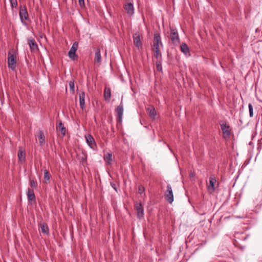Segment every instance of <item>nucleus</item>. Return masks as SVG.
Returning <instances> with one entry per match:
<instances>
[{
	"mask_svg": "<svg viewBox=\"0 0 262 262\" xmlns=\"http://www.w3.org/2000/svg\"><path fill=\"white\" fill-rule=\"evenodd\" d=\"M160 47H157V46L154 47V46H152V50L153 52L159 51H160Z\"/></svg>",
	"mask_w": 262,
	"mask_h": 262,
	"instance_id": "f704fd0d",
	"label": "nucleus"
},
{
	"mask_svg": "<svg viewBox=\"0 0 262 262\" xmlns=\"http://www.w3.org/2000/svg\"><path fill=\"white\" fill-rule=\"evenodd\" d=\"M216 182V180L213 176H211L209 178V186H208V190L210 193L214 192L215 190V184Z\"/></svg>",
	"mask_w": 262,
	"mask_h": 262,
	"instance_id": "ddd939ff",
	"label": "nucleus"
},
{
	"mask_svg": "<svg viewBox=\"0 0 262 262\" xmlns=\"http://www.w3.org/2000/svg\"><path fill=\"white\" fill-rule=\"evenodd\" d=\"M18 158L19 161L21 163H23L25 162L26 159V155H25V150L19 147V150L18 151Z\"/></svg>",
	"mask_w": 262,
	"mask_h": 262,
	"instance_id": "f3484780",
	"label": "nucleus"
},
{
	"mask_svg": "<svg viewBox=\"0 0 262 262\" xmlns=\"http://www.w3.org/2000/svg\"><path fill=\"white\" fill-rule=\"evenodd\" d=\"M78 47V43L75 41L73 43L70 50L68 52L69 57L73 60H77L78 57L76 54V52Z\"/></svg>",
	"mask_w": 262,
	"mask_h": 262,
	"instance_id": "20e7f679",
	"label": "nucleus"
},
{
	"mask_svg": "<svg viewBox=\"0 0 262 262\" xmlns=\"http://www.w3.org/2000/svg\"><path fill=\"white\" fill-rule=\"evenodd\" d=\"M180 49L182 52L185 55L189 54V49L186 43H182L180 46Z\"/></svg>",
	"mask_w": 262,
	"mask_h": 262,
	"instance_id": "b1692460",
	"label": "nucleus"
},
{
	"mask_svg": "<svg viewBox=\"0 0 262 262\" xmlns=\"http://www.w3.org/2000/svg\"><path fill=\"white\" fill-rule=\"evenodd\" d=\"M27 195L29 202L35 200V195L34 192L33 190L30 188L28 189Z\"/></svg>",
	"mask_w": 262,
	"mask_h": 262,
	"instance_id": "412c9836",
	"label": "nucleus"
},
{
	"mask_svg": "<svg viewBox=\"0 0 262 262\" xmlns=\"http://www.w3.org/2000/svg\"><path fill=\"white\" fill-rule=\"evenodd\" d=\"M39 226L41 229V231L42 233L48 234L49 233V228L46 224L40 223L39 224Z\"/></svg>",
	"mask_w": 262,
	"mask_h": 262,
	"instance_id": "5701e85b",
	"label": "nucleus"
},
{
	"mask_svg": "<svg viewBox=\"0 0 262 262\" xmlns=\"http://www.w3.org/2000/svg\"><path fill=\"white\" fill-rule=\"evenodd\" d=\"M144 188L142 186H140L138 187V192L139 193L142 194L144 192Z\"/></svg>",
	"mask_w": 262,
	"mask_h": 262,
	"instance_id": "473e14b6",
	"label": "nucleus"
},
{
	"mask_svg": "<svg viewBox=\"0 0 262 262\" xmlns=\"http://www.w3.org/2000/svg\"><path fill=\"white\" fill-rule=\"evenodd\" d=\"M156 68L157 71H161L162 70L161 64L160 63H159L158 62H156Z\"/></svg>",
	"mask_w": 262,
	"mask_h": 262,
	"instance_id": "2f4dec72",
	"label": "nucleus"
},
{
	"mask_svg": "<svg viewBox=\"0 0 262 262\" xmlns=\"http://www.w3.org/2000/svg\"><path fill=\"white\" fill-rule=\"evenodd\" d=\"M134 43L135 46L140 49L142 48V43L140 39V36L139 32H136L133 35Z\"/></svg>",
	"mask_w": 262,
	"mask_h": 262,
	"instance_id": "6e6552de",
	"label": "nucleus"
},
{
	"mask_svg": "<svg viewBox=\"0 0 262 262\" xmlns=\"http://www.w3.org/2000/svg\"><path fill=\"white\" fill-rule=\"evenodd\" d=\"M112 154L111 152L104 154L103 158L105 162L107 163V165H111L112 163Z\"/></svg>",
	"mask_w": 262,
	"mask_h": 262,
	"instance_id": "4be33fe9",
	"label": "nucleus"
},
{
	"mask_svg": "<svg viewBox=\"0 0 262 262\" xmlns=\"http://www.w3.org/2000/svg\"><path fill=\"white\" fill-rule=\"evenodd\" d=\"M38 141L40 145L45 143V142L44 133L41 130H40L38 133Z\"/></svg>",
	"mask_w": 262,
	"mask_h": 262,
	"instance_id": "393cba45",
	"label": "nucleus"
},
{
	"mask_svg": "<svg viewBox=\"0 0 262 262\" xmlns=\"http://www.w3.org/2000/svg\"><path fill=\"white\" fill-rule=\"evenodd\" d=\"M154 52V57L156 59H158L160 57H161V53L160 51H157V52L155 51Z\"/></svg>",
	"mask_w": 262,
	"mask_h": 262,
	"instance_id": "c756f323",
	"label": "nucleus"
},
{
	"mask_svg": "<svg viewBox=\"0 0 262 262\" xmlns=\"http://www.w3.org/2000/svg\"><path fill=\"white\" fill-rule=\"evenodd\" d=\"M153 46L154 47H160L162 46V43L161 41V38L160 33L158 32H155L153 40Z\"/></svg>",
	"mask_w": 262,
	"mask_h": 262,
	"instance_id": "1a4fd4ad",
	"label": "nucleus"
},
{
	"mask_svg": "<svg viewBox=\"0 0 262 262\" xmlns=\"http://www.w3.org/2000/svg\"><path fill=\"white\" fill-rule=\"evenodd\" d=\"M147 111L151 119H154L156 116V112L155 109V107L153 106H149L147 108Z\"/></svg>",
	"mask_w": 262,
	"mask_h": 262,
	"instance_id": "a211bd4d",
	"label": "nucleus"
},
{
	"mask_svg": "<svg viewBox=\"0 0 262 262\" xmlns=\"http://www.w3.org/2000/svg\"><path fill=\"white\" fill-rule=\"evenodd\" d=\"M248 107L249 110V115L250 117H252L253 116V106L251 103H249Z\"/></svg>",
	"mask_w": 262,
	"mask_h": 262,
	"instance_id": "c85d7f7f",
	"label": "nucleus"
},
{
	"mask_svg": "<svg viewBox=\"0 0 262 262\" xmlns=\"http://www.w3.org/2000/svg\"><path fill=\"white\" fill-rule=\"evenodd\" d=\"M94 61L97 64H99L101 61V56L100 54V50L97 48L95 53Z\"/></svg>",
	"mask_w": 262,
	"mask_h": 262,
	"instance_id": "aec40b11",
	"label": "nucleus"
},
{
	"mask_svg": "<svg viewBox=\"0 0 262 262\" xmlns=\"http://www.w3.org/2000/svg\"><path fill=\"white\" fill-rule=\"evenodd\" d=\"M220 125L223 133V138H229L231 134V129L229 125H228L225 121H223L220 123Z\"/></svg>",
	"mask_w": 262,
	"mask_h": 262,
	"instance_id": "39448f33",
	"label": "nucleus"
},
{
	"mask_svg": "<svg viewBox=\"0 0 262 262\" xmlns=\"http://www.w3.org/2000/svg\"><path fill=\"white\" fill-rule=\"evenodd\" d=\"M164 196L165 200L170 204L173 201V194L171 185L168 184L167 185V189L165 192Z\"/></svg>",
	"mask_w": 262,
	"mask_h": 262,
	"instance_id": "423d86ee",
	"label": "nucleus"
},
{
	"mask_svg": "<svg viewBox=\"0 0 262 262\" xmlns=\"http://www.w3.org/2000/svg\"><path fill=\"white\" fill-rule=\"evenodd\" d=\"M170 39L174 45H178L180 41V39L176 28L170 27Z\"/></svg>",
	"mask_w": 262,
	"mask_h": 262,
	"instance_id": "f257e3e1",
	"label": "nucleus"
},
{
	"mask_svg": "<svg viewBox=\"0 0 262 262\" xmlns=\"http://www.w3.org/2000/svg\"><path fill=\"white\" fill-rule=\"evenodd\" d=\"M80 107L81 110L85 107V93L84 92H81L79 94Z\"/></svg>",
	"mask_w": 262,
	"mask_h": 262,
	"instance_id": "dca6fc26",
	"label": "nucleus"
},
{
	"mask_svg": "<svg viewBox=\"0 0 262 262\" xmlns=\"http://www.w3.org/2000/svg\"><path fill=\"white\" fill-rule=\"evenodd\" d=\"M28 42L32 52H35L38 50V46L34 38L32 37L29 38L28 39Z\"/></svg>",
	"mask_w": 262,
	"mask_h": 262,
	"instance_id": "9d476101",
	"label": "nucleus"
},
{
	"mask_svg": "<svg viewBox=\"0 0 262 262\" xmlns=\"http://www.w3.org/2000/svg\"><path fill=\"white\" fill-rule=\"evenodd\" d=\"M16 55L9 52L8 54V66L9 68L14 70L16 67Z\"/></svg>",
	"mask_w": 262,
	"mask_h": 262,
	"instance_id": "7ed1b4c3",
	"label": "nucleus"
},
{
	"mask_svg": "<svg viewBox=\"0 0 262 262\" xmlns=\"http://www.w3.org/2000/svg\"><path fill=\"white\" fill-rule=\"evenodd\" d=\"M78 3L79 6L81 8H83L85 7L84 1V0H78Z\"/></svg>",
	"mask_w": 262,
	"mask_h": 262,
	"instance_id": "72a5a7b5",
	"label": "nucleus"
},
{
	"mask_svg": "<svg viewBox=\"0 0 262 262\" xmlns=\"http://www.w3.org/2000/svg\"><path fill=\"white\" fill-rule=\"evenodd\" d=\"M85 139L88 144L91 148L94 149L96 147V142L92 135H88L85 136Z\"/></svg>",
	"mask_w": 262,
	"mask_h": 262,
	"instance_id": "4468645a",
	"label": "nucleus"
},
{
	"mask_svg": "<svg viewBox=\"0 0 262 262\" xmlns=\"http://www.w3.org/2000/svg\"><path fill=\"white\" fill-rule=\"evenodd\" d=\"M19 15L21 23L24 25H27L25 21L29 19V15L27 8L25 5H20Z\"/></svg>",
	"mask_w": 262,
	"mask_h": 262,
	"instance_id": "f03ea898",
	"label": "nucleus"
},
{
	"mask_svg": "<svg viewBox=\"0 0 262 262\" xmlns=\"http://www.w3.org/2000/svg\"><path fill=\"white\" fill-rule=\"evenodd\" d=\"M111 185L114 189V190L117 192V185L114 183H111Z\"/></svg>",
	"mask_w": 262,
	"mask_h": 262,
	"instance_id": "c9c22d12",
	"label": "nucleus"
},
{
	"mask_svg": "<svg viewBox=\"0 0 262 262\" xmlns=\"http://www.w3.org/2000/svg\"><path fill=\"white\" fill-rule=\"evenodd\" d=\"M56 129L57 130L60 132L63 137L65 136L67 129L60 120L57 121Z\"/></svg>",
	"mask_w": 262,
	"mask_h": 262,
	"instance_id": "2eb2a0df",
	"label": "nucleus"
},
{
	"mask_svg": "<svg viewBox=\"0 0 262 262\" xmlns=\"http://www.w3.org/2000/svg\"><path fill=\"white\" fill-rule=\"evenodd\" d=\"M115 112L117 114L118 121L121 123L122 122V119L123 113V104H122V102L115 109Z\"/></svg>",
	"mask_w": 262,
	"mask_h": 262,
	"instance_id": "f8f14e48",
	"label": "nucleus"
},
{
	"mask_svg": "<svg viewBox=\"0 0 262 262\" xmlns=\"http://www.w3.org/2000/svg\"><path fill=\"white\" fill-rule=\"evenodd\" d=\"M50 178V174L49 171L47 169H45L44 170V179L47 181H49Z\"/></svg>",
	"mask_w": 262,
	"mask_h": 262,
	"instance_id": "bb28decb",
	"label": "nucleus"
},
{
	"mask_svg": "<svg viewBox=\"0 0 262 262\" xmlns=\"http://www.w3.org/2000/svg\"><path fill=\"white\" fill-rule=\"evenodd\" d=\"M74 84H75V83H69L70 89L71 91H72V94L74 93V89H75Z\"/></svg>",
	"mask_w": 262,
	"mask_h": 262,
	"instance_id": "7c9ffc66",
	"label": "nucleus"
},
{
	"mask_svg": "<svg viewBox=\"0 0 262 262\" xmlns=\"http://www.w3.org/2000/svg\"><path fill=\"white\" fill-rule=\"evenodd\" d=\"M111 97V89L107 86H105L104 91V98L105 101H109Z\"/></svg>",
	"mask_w": 262,
	"mask_h": 262,
	"instance_id": "6ab92c4d",
	"label": "nucleus"
},
{
	"mask_svg": "<svg viewBox=\"0 0 262 262\" xmlns=\"http://www.w3.org/2000/svg\"><path fill=\"white\" fill-rule=\"evenodd\" d=\"M124 8L125 12L129 15H132L134 13V8L132 2H127L124 5Z\"/></svg>",
	"mask_w": 262,
	"mask_h": 262,
	"instance_id": "9b49d317",
	"label": "nucleus"
},
{
	"mask_svg": "<svg viewBox=\"0 0 262 262\" xmlns=\"http://www.w3.org/2000/svg\"><path fill=\"white\" fill-rule=\"evenodd\" d=\"M30 186L32 188H36L37 187V182L34 179L30 180Z\"/></svg>",
	"mask_w": 262,
	"mask_h": 262,
	"instance_id": "a878e982",
	"label": "nucleus"
},
{
	"mask_svg": "<svg viewBox=\"0 0 262 262\" xmlns=\"http://www.w3.org/2000/svg\"><path fill=\"white\" fill-rule=\"evenodd\" d=\"M135 208L137 212V215L139 219H141L144 216V209L140 203H136L135 205Z\"/></svg>",
	"mask_w": 262,
	"mask_h": 262,
	"instance_id": "0eeeda50",
	"label": "nucleus"
},
{
	"mask_svg": "<svg viewBox=\"0 0 262 262\" xmlns=\"http://www.w3.org/2000/svg\"><path fill=\"white\" fill-rule=\"evenodd\" d=\"M11 7L13 9L14 8H17V0H10Z\"/></svg>",
	"mask_w": 262,
	"mask_h": 262,
	"instance_id": "cd10ccee",
	"label": "nucleus"
}]
</instances>
